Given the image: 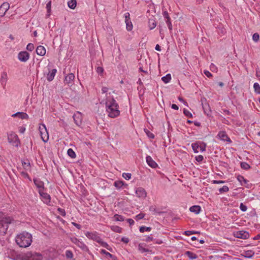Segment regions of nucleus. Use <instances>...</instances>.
I'll return each mask as SVG.
<instances>
[{"label":"nucleus","mask_w":260,"mask_h":260,"mask_svg":"<svg viewBox=\"0 0 260 260\" xmlns=\"http://www.w3.org/2000/svg\"><path fill=\"white\" fill-rule=\"evenodd\" d=\"M9 8L10 5L9 3H3L0 7V16H4L6 14V12L9 10Z\"/></svg>","instance_id":"2eb2a0df"},{"label":"nucleus","mask_w":260,"mask_h":260,"mask_svg":"<svg viewBox=\"0 0 260 260\" xmlns=\"http://www.w3.org/2000/svg\"><path fill=\"white\" fill-rule=\"evenodd\" d=\"M71 242L75 244L78 247L81 248L82 250L84 251H87L88 250L87 246L84 243V242L80 240L77 239L76 237H73L71 238Z\"/></svg>","instance_id":"0eeeda50"},{"label":"nucleus","mask_w":260,"mask_h":260,"mask_svg":"<svg viewBox=\"0 0 260 260\" xmlns=\"http://www.w3.org/2000/svg\"><path fill=\"white\" fill-rule=\"evenodd\" d=\"M33 181L35 185L39 188V190H43L44 188V183L43 181L38 178H34Z\"/></svg>","instance_id":"6ab92c4d"},{"label":"nucleus","mask_w":260,"mask_h":260,"mask_svg":"<svg viewBox=\"0 0 260 260\" xmlns=\"http://www.w3.org/2000/svg\"><path fill=\"white\" fill-rule=\"evenodd\" d=\"M12 116L13 117H18L19 118L21 119H28V115L24 112H17L15 114H13Z\"/></svg>","instance_id":"aec40b11"},{"label":"nucleus","mask_w":260,"mask_h":260,"mask_svg":"<svg viewBox=\"0 0 260 260\" xmlns=\"http://www.w3.org/2000/svg\"><path fill=\"white\" fill-rule=\"evenodd\" d=\"M204 159L203 156L202 155H198L196 157V159L198 162L202 161Z\"/></svg>","instance_id":"13d9d810"},{"label":"nucleus","mask_w":260,"mask_h":260,"mask_svg":"<svg viewBox=\"0 0 260 260\" xmlns=\"http://www.w3.org/2000/svg\"><path fill=\"white\" fill-rule=\"evenodd\" d=\"M147 164L152 168H155L157 167V164L152 159L150 156H147L146 158Z\"/></svg>","instance_id":"4be33fe9"},{"label":"nucleus","mask_w":260,"mask_h":260,"mask_svg":"<svg viewBox=\"0 0 260 260\" xmlns=\"http://www.w3.org/2000/svg\"><path fill=\"white\" fill-rule=\"evenodd\" d=\"M8 79L7 74L6 72H3L1 75V82L3 85H6Z\"/></svg>","instance_id":"5701e85b"},{"label":"nucleus","mask_w":260,"mask_h":260,"mask_svg":"<svg viewBox=\"0 0 260 260\" xmlns=\"http://www.w3.org/2000/svg\"><path fill=\"white\" fill-rule=\"evenodd\" d=\"M68 7L72 9H74L77 6L76 0H70L68 2Z\"/></svg>","instance_id":"c756f323"},{"label":"nucleus","mask_w":260,"mask_h":260,"mask_svg":"<svg viewBox=\"0 0 260 260\" xmlns=\"http://www.w3.org/2000/svg\"><path fill=\"white\" fill-rule=\"evenodd\" d=\"M132 175L131 173H124L122 174V177L126 180H129L131 178Z\"/></svg>","instance_id":"49530a36"},{"label":"nucleus","mask_w":260,"mask_h":260,"mask_svg":"<svg viewBox=\"0 0 260 260\" xmlns=\"http://www.w3.org/2000/svg\"><path fill=\"white\" fill-rule=\"evenodd\" d=\"M183 113L185 114V116L188 117H192V114L187 109H184L183 110Z\"/></svg>","instance_id":"3c124183"},{"label":"nucleus","mask_w":260,"mask_h":260,"mask_svg":"<svg viewBox=\"0 0 260 260\" xmlns=\"http://www.w3.org/2000/svg\"><path fill=\"white\" fill-rule=\"evenodd\" d=\"M85 236L88 238L98 241L99 236L95 232H86L85 233Z\"/></svg>","instance_id":"4468645a"},{"label":"nucleus","mask_w":260,"mask_h":260,"mask_svg":"<svg viewBox=\"0 0 260 260\" xmlns=\"http://www.w3.org/2000/svg\"><path fill=\"white\" fill-rule=\"evenodd\" d=\"M36 51L38 55L41 56L45 55L46 52L45 48L41 45L37 47Z\"/></svg>","instance_id":"412c9836"},{"label":"nucleus","mask_w":260,"mask_h":260,"mask_svg":"<svg viewBox=\"0 0 260 260\" xmlns=\"http://www.w3.org/2000/svg\"><path fill=\"white\" fill-rule=\"evenodd\" d=\"M110 229L116 233H121L122 229L121 228L117 225H111L110 226Z\"/></svg>","instance_id":"c85d7f7f"},{"label":"nucleus","mask_w":260,"mask_h":260,"mask_svg":"<svg viewBox=\"0 0 260 260\" xmlns=\"http://www.w3.org/2000/svg\"><path fill=\"white\" fill-rule=\"evenodd\" d=\"M240 209L242 211L245 212L247 210V206L244 205L243 203H241L240 205Z\"/></svg>","instance_id":"603ef678"},{"label":"nucleus","mask_w":260,"mask_h":260,"mask_svg":"<svg viewBox=\"0 0 260 260\" xmlns=\"http://www.w3.org/2000/svg\"><path fill=\"white\" fill-rule=\"evenodd\" d=\"M254 254V252L252 250L244 251L242 255L246 258H251Z\"/></svg>","instance_id":"393cba45"},{"label":"nucleus","mask_w":260,"mask_h":260,"mask_svg":"<svg viewBox=\"0 0 260 260\" xmlns=\"http://www.w3.org/2000/svg\"><path fill=\"white\" fill-rule=\"evenodd\" d=\"M72 224L74 225L76 228H77L78 229L80 230L81 229V225L79 224H78L76 222H72Z\"/></svg>","instance_id":"338daca9"},{"label":"nucleus","mask_w":260,"mask_h":260,"mask_svg":"<svg viewBox=\"0 0 260 260\" xmlns=\"http://www.w3.org/2000/svg\"><path fill=\"white\" fill-rule=\"evenodd\" d=\"M25 258L27 260H42V254L37 252H27L25 254Z\"/></svg>","instance_id":"1a4fd4ad"},{"label":"nucleus","mask_w":260,"mask_h":260,"mask_svg":"<svg viewBox=\"0 0 260 260\" xmlns=\"http://www.w3.org/2000/svg\"><path fill=\"white\" fill-rule=\"evenodd\" d=\"M113 218L114 220L116 221H123L124 220V217L123 216L118 214H115Z\"/></svg>","instance_id":"473e14b6"},{"label":"nucleus","mask_w":260,"mask_h":260,"mask_svg":"<svg viewBox=\"0 0 260 260\" xmlns=\"http://www.w3.org/2000/svg\"><path fill=\"white\" fill-rule=\"evenodd\" d=\"M237 179L238 181L240 183L241 185H245L247 183V180L245 179L243 176L241 175H238L237 177Z\"/></svg>","instance_id":"cd10ccee"},{"label":"nucleus","mask_w":260,"mask_h":260,"mask_svg":"<svg viewBox=\"0 0 260 260\" xmlns=\"http://www.w3.org/2000/svg\"><path fill=\"white\" fill-rule=\"evenodd\" d=\"M125 24H126V29L128 30V31H131L133 29V24H132V23L131 21V20H126V21H125Z\"/></svg>","instance_id":"c9c22d12"},{"label":"nucleus","mask_w":260,"mask_h":260,"mask_svg":"<svg viewBox=\"0 0 260 260\" xmlns=\"http://www.w3.org/2000/svg\"><path fill=\"white\" fill-rule=\"evenodd\" d=\"M254 91L257 94H260V85L258 83H254L253 84Z\"/></svg>","instance_id":"e433bc0d"},{"label":"nucleus","mask_w":260,"mask_h":260,"mask_svg":"<svg viewBox=\"0 0 260 260\" xmlns=\"http://www.w3.org/2000/svg\"><path fill=\"white\" fill-rule=\"evenodd\" d=\"M229 190V188L228 187V186L226 185H224L222 187L220 188L219 189V191L220 192V193L226 192H228Z\"/></svg>","instance_id":"c03bdc74"},{"label":"nucleus","mask_w":260,"mask_h":260,"mask_svg":"<svg viewBox=\"0 0 260 260\" xmlns=\"http://www.w3.org/2000/svg\"><path fill=\"white\" fill-rule=\"evenodd\" d=\"M8 140L9 143L16 147H18L20 145L18 136L13 132L8 133Z\"/></svg>","instance_id":"423d86ee"},{"label":"nucleus","mask_w":260,"mask_h":260,"mask_svg":"<svg viewBox=\"0 0 260 260\" xmlns=\"http://www.w3.org/2000/svg\"><path fill=\"white\" fill-rule=\"evenodd\" d=\"M22 165L24 168V169L27 171L30 169V162L28 160H26V161L23 160L22 161Z\"/></svg>","instance_id":"2f4dec72"},{"label":"nucleus","mask_w":260,"mask_h":260,"mask_svg":"<svg viewBox=\"0 0 260 260\" xmlns=\"http://www.w3.org/2000/svg\"><path fill=\"white\" fill-rule=\"evenodd\" d=\"M26 49L31 52L34 49V44L32 43H28L26 46Z\"/></svg>","instance_id":"de8ad7c7"},{"label":"nucleus","mask_w":260,"mask_h":260,"mask_svg":"<svg viewBox=\"0 0 260 260\" xmlns=\"http://www.w3.org/2000/svg\"><path fill=\"white\" fill-rule=\"evenodd\" d=\"M83 116L80 112H77L73 115V118L75 123L78 125L80 126L82 124Z\"/></svg>","instance_id":"f8f14e48"},{"label":"nucleus","mask_w":260,"mask_h":260,"mask_svg":"<svg viewBox=\"0 0 260 260\" xmlns=\"http://www.w3.org/2000/svg\"><path fill=\"white\" fill-rule=\"evenodd\" d=\"M101 252H102V253L105 254L107 258H111L113 260H114L115 257L112 254L110 253L109 252H107L106 250H104V249L102 250Z\"/></svg>","instance_id":"4c0bfd02"},{"label":"nucleus","mask_w":260,"mask_h":260,"mask_svg":"<svg viewBox=\"0 0 260 260\" xmlns=\"http://www.w3.org/2000/svg\"><path fill=\"white\" fill-rule=\"evenodd\" d=\"M191 147L194 153H198L199 151L204 152L206 150V144L201 141H198L191 144Z\"/></svg>","instance_id":"20e7f679"},{"label":"nucleus","mask_w":260,"mask_h":260,"mask_svg":"<svg viewBox=\"0 0 260 260\" xmlns=\"http://www.w3.org/2000/svg\"><path fill=\"white\" fill-rule=\"evenodd\" d=\"M96 72L99 74H102L104 72V69L103 67H98L96 68Z\"/></svg>","instance_id":"5fc2aeb1"},{"label":"nucleus","mask_w":260,"mask_h":260,"mask_svg":"<svg viewBox=\"0 0 260 260\" xmlns=\"http://www.w3.org/2000/svg\"><path fill=\"white\" fill-rule=\"evenodd\" d=\"M166 23L168 25L169 29L171 30L172 29V25L171 24L170 19L166 20Z\"/></svg>","instance_id":"6e6d98bb"},{"label":"nucleus","mask_w":260,"mask_h":260,"mask_svg":"<svg viewBox=\"0 0 260 260\" xmlns=\"http://www.w3.org/2000/svg\"><path fill=\"white\" fill-rule=\"evenodd\" d=\"M255 76L258 79L259 81H260V70H259V69H256Z\"/></svg>","instance_id":"680f3d73"},{"label":"nucleus","mask_w":260,"mask_h":260,"mask_svg":"<svg viewBox=\"0 0 260 260\" xmlns=\"http://www.w3.org/2000/svg\"><path fill=\"white\" fill-rule=\"evenodd\" d=\"M124 18H125V21L129 20L130 19V14L128 12L125 13L124 14Z\"/></svg>","instance_id":"052dcab7"},{"label":"nucleus","mask_w":260,"mask_h":260,"mask_svg":"<svg viewBox=\"0 0 260 260\" xmlns=\"http://www.w3.org/2000/svg\"><path fill=\"white\" fill-rule=\"evenodd\" d=\"M218 136L219 138L223 141L228 142L229 143H231L232 142L231 139L228 136L227 134L225 132H220L218 134Z\"/></svg>","instance_id":"dca6fc26"},{"label":"nucleus","mask_w":260,"mask_h":260,"mask_svg":"<svg viewBox=\"0 0 260 260\" xmlns=\"http://www.w3.org/2000/svg\"><path fill=\"white\" fill-rule=\"evenodd\" d=\"M151 230V228L142 226L140 228L139 231L141 233L145 232H150Z\"/></svg>","instance_id":"58836bf2"},{"label":"nucleus","mask_w":260,"mask_h":260,"mask_svg":"<svg viewBox=\"0 0 260 260\" xmlns=\"http://www.w3.org/2000/svg\"><path fill=\"white\" fill-rule=\"evenodd\" d=\"M189 210L190 212H193L197 214L200 212L201 210V208L200 206L194 205L190 207Z\"/></svg>","instance_id":"b1692460"},{"label":"nucleus","mask_w":260,"mask_h":260,"mask_svg":"<svg viewBox=\"0 0 260 260\" xmlns=\"http://www.w3.org/2000/svg\"><path fill=\"white\" fill-rule=\"evenodd\" d=\"M56 73L57 70L55 69L49 71V72L46 76L47 80L49 82L52 81L53 80Z\"/></svg>","instance_id":"a211bd4d"},{"label":"nucleus","mask_w":260,"mask_h":260,"mask_svg":"<svg viewBox=\"0 0 260 260\" xmlns=\"http://www.w3.org/2000/svg\"><path fill=\"white\" fill-rule=\"evenodd\" d=\"M162 81L165 83H168L170 82L171 80V75L170 74H167L165 76H164L161 78Z\"/></svg>","instance_id":"7c9ffc66"},{"label":"nucleus","mask_w":260,"mask_h":260,"mask_svg":"<svg viewBox=\"0 0 260 260\" xmlns=\"http://www.w3.org/2000/svg\"><path fill=\"white\" fill-rule=\"evenodd\" d=\"M75 77V75L73 73L68 74L64 77V84L71 86L74 83Z\"/></svg>","instance_id":"9b49d317"},{"label":"nucleus","mask_w":260,"mask_h":260,"mask_svg":"<svg viewBox=\"0 0 260 260\" xmlns=\"http://www.w3.org/2000/svg\"><path fill=\"white\" fill-rule=\"evenodd\" d=\"M259 34L258 33H254L253 35L252 40L255 42H258V41L259 40Z\"/></svg>","instance_id":"a18cd8bd"},{"label":"nucleus","mask_w":260,"mask_h":260,"mask_svg":"<svg viewBox=\"0 0 260 260\" xmlns=\"http://www.w3.org/2000/svg\"><path fill=\"white\" fill-rule=\"evenodd\" d=\"M51 2H49L47 4H46V9H47V13H48V15L49 16L50 15V11H51Z\"/></svg>","instance_id":"09e8293b"},{"label":"nucleus","mask_w":260,"mask_h":260,"mask_svg":"<svg viewBox=\"0 0 260 260\" xmlns=\"http://www.w3.org/2000/svg\"><path fill=\"white\" fill-rule=\"evenodd\" d=\"M58 210L60 213V214L62 216H64L66 215V212L64 209H61V208H58Z\"/></svg>","instance_id":"69168bd1"},{"label":"nucleus","mask_w":260,"mask_h":260,"mask_svg":"<svg viewBox=\"0 0 260 260\" xmlns=\"http://www.w3.org/2000/svg\"><path fill=\"white\" fill-rule=\"evenodd\" d=\"M241 167L244 170H248L250 168V166L246 162H241Z\"/></svg>","instance_id":"a19ab883"},{"label":"nucleus","mask_w":260,"mask_h":260,"mask_svg":"<svg viewBox=\"0 0 260 260\" xmlns=\"http://www.w3.org/2000/svg\"><path fill=\"white\" fill-rule=\"evenodd\" d=\"M163 16L165 18H166L167 20L170 19V18L169 16V14L167 11H165L163 12Z\"/></svg>","instance_id":"e2e57ef3"},{"label":"nucleus","mask_w":260,"mask_h":260,"mask_svg":"<svg viewBox=\"0 0 260 260\" xmlns=\"http://www.w3.org/2000/svg\"><path fill=\"white\" fill-rule=\"evenodd\" d=\"M38 192L41 197V199L43 202V203L47 205H50V196L47 193L44 192V191L42 190H39Z\"/></svg>","instance_id":"6e6552de"},{"label":"nucleus","mask_w":260,"mask_h":260,"mask_svg":"<svg viewBox=\"0 0 260 260\" xmlns=\"http://www.w3.org/2000/svg\"><path fill=\"white\" fill-rule=\"evenodd\" d=\"M66 256L68 258H72L73 257V253L71 250H68L66 251Z\"/></svg>","instance_id":"37998d69"},{"label":"nucleus","mask_w":260,"mask_h":260,"mask_svg":"<svg viewBox=\"0 0 260 260\" xmlns=\"http://www.w3.org/2000/svg\"><path fill=\"white\" fill-rule=\"evenodd\" d=\"M197 233V232L191 231H186L184 232V235L186 236H190L192 234H194Z\"/></svg>","instance_id":"864d4df0"},{"label":"nucleus","mask_w":260,"mask_h":260,"mask_svg":"<svg viewBox=\"0 0 260 260\" xmlns=\"http://www.w3.org/2000/svg\"><path fill=\"white\" fill-rule=\"evenodd\" d=\"M135 193L139 198L144 199L146 197L147 192L142 187H138L135 190Z\"/></svg>","instance_id":"ddd939ff"},{"label":"nucleus","mask_w":260,"mask_h":260,"mask_svg":"<svg viewBox=\"0 0 260 260\" xmlns=\"http://www.w3.org/2000/svg\"><path fill=\"white\" fill-rule=\"evenodd\" d=\"M29 57V54L26 51H21L18 54V58L21 62H26Z\"/></svg>","instance_id":"9d476101"},{"label":"nucleus","mask_w":260,"mask_h":260,"mask_svg":"<svg viewBox=\"0 0 260 260\" xmlns=\"http://www.w3.org/2000/svg\"><path fill=\"white\" fill-rule=\"evenodd\" d=\"M185 255L187 256L190 259H194L198 258V255L189 251H187L185 252Z\"/></svg>","instance_id":"bb28decb"},{"label":"nucleus","mask_w":260,"mask_h":260,"mask_svg":"<svg viewBox=\"0 0 260 260\" xmlns=\"http://www.w3.org/2000/svg\"><path fill=\"white\" fill-rule=\"evenodd\" d=\"M25 131V127L24 126H21L19 128V132L20 133L23 134Z\"/></svg>","instance_id":"774afa93"},{"label":"nucleus","mask_w":260,"mask_h":260,"mask_svg":"<svg viewBox=\"0 0 260 260\" xmlns=\"http://www.w3.org/2000/svg\"><path fill=\"white\" fill-rule=\"evenodd\" d=\"M39 131L42 141L47 142L49 140V134L44 124H40L39 126Z\"/></svg>","instance_id":"39448f33"},{"label":"nucleus","mask_w":260,"mask_h":260,"mask_svg":"<svg viewBox=\"0 0 260 260\" xmlns=\"http://www.w3.org/2000/svg\"><path fill=\"white\" fill-rule=\"evenodd\" d=\"M67 153L68 155L72 158H75L76 157V154L75 152L71 148H70L68 150Z\"/></svg>","instance_id":"f704fd0d"},{"label":"nucleus","mask_w":260,"mask_h":260,"mask_svg":"<svg viewBox=\"0 0 260 260\" xmlns=\"http://www.w3.org/2000/svg\"><path fill=\"white\" fill-rule=\"evenodd\" d=\"M126 221L131 225H134L135 223L134 220L131 218L127 219Z\"/></svg>","instance_id":"0e129e2a"},{"label":"nucleus","mask_w":260,"mask_h":260,"mask_svg":"<svg viewBox=\"0 0 260 260\" xmlns=\"http://www.w3.org/2000/svg\"><path fill=\"white\" fill-rule=\"evenodd\" d=\"M144 132L147 135V136L151 139L154 138V135L151 133L149 131H148L147 129H144Z\"/></svg>","instance_id":"79ce46f5"},{"label":"nucleus","mask_w":260,"mask_h":260,"mask_svg":"<svg viewBox=\"0 0 260 260\" xmlns=\"http://www.w3.org/2000/svg\"><path fill=\"white\" fill-rule=\"evenodd\" d=\"M15 242L20 247L27 248L32 242V235L26 231L22 232L16 236Z\"/></svg>","instance_id":"f03ea898"},{"label":"nucleus","mask_w":260,"mask_h":260,"mask_svg":"<svg viewBox=\"0 0 260 260\" xmlns=\"http://www.w3.org/2000/svg\"><path fill=\"white\" fill-rule=\"evenodd\" d=\"M13 221L11 217L0 214V235H4L6 233L9 225Z\"/></svg>","instance_id":"7ed1b4c3"},{"label":"nucleus","mask_w":260,"mask_h":260,"mask_svg":"<svg viewBox=\"0 0 260 260\" xmlns=\"http://www.w3.org/2000/svg\"><path fill=\"white\" fill-rule=\"evenodd\" d=\"M145 216V214H143V213H140L138 215H137L135 217V219L137 220H139L140 219H143Z\"/></svg>","instance_id":"8fccbe9b"},{"label":"nucleus","mask_w":260,"mask_h":260,"mask_svg":"<svg viewBox=\"0 0 260 260\" xmlns=\"http://www.w3.org/2000/svg\"><path fill=\"white\" fill-rule=\"evenodd\" d=\"M236 237L238 238L246 239H247L249 236V233L244 231H240L236 233Z\"/></svg>","instance_id":"f3484780"},{"label":"nucleus","mask_w":260,"mask_h":260,"mask_svg":"<svg viewBox=\"0 0 260 260\" xmlns=\"http://www.w3.org/2000/svg\"><path fill=\"white\" fill-rule=\"evenodd\" d=\"M123 184V182L121 181H116L114 182V186L118 189L120 188Z\"/></svg>","instance_id":"ea45409f"},{"label":"nucleus","mask_w":260,"mask_h":260,"mask_svg":"<svg viewBox=\"0 0 260 260\" xmlns=\"http://www.w3.org/2000/svg\"><path fill=\"white\" fill-rule=\"evenodd\" d=\"M102 102L105 104L106 111L109 117L113 118L118 117L120 115L119 106L111 92L106 94V99H104Z\"/></svg>","instance_id":"f257e3e1"},{"label":"nucleus","mask_w":260,"mask_h":260,"mask_svg":"<svg viewBox=\"0 0 260 260\" xmlns=\"http://www.w3.org/2000/svg\"><path fill=\"white\" fill-rule=\"evenodd\" d=\"M156 26V22L153 19H149V27L150 29L154 28Z\"/></svg>","instance_id":"72a5a7b5"},{"label":"nucleus","mask_w":260,"mask_h":260,"mask_svg":"<svg viewBox=\"0 0 260 260\" xmlns=\"http://www.w3.org/2000/svg\"><path fill=\"white\" fill-rule=\"evenodd\" d=\"M146 244L144 243H140L138 245V250L141 253H144L146 252H148L149 250L147 249L146 247Z\"/></svg>","instance_id":"a878e982"},{"label":"nucleus","mask_w":260,"mask_h":260,"mask_svg":"<svg viewBox=\"0 0 260 260\" xmlns=\"http://www.w3.org/2000/svg\"><path fill=\"white\" fill-rule=\"evenodd\" d=\"M204 73L208 77H211L212 76V74L207 70H205Z\"/></svg>","instance_id":"bf43d9fd"},{"label":"nucleus","mask_w":260,"mask_h":260,"mask_svg":"<svg viewBox=\"0 0 260 260\" xmlns=\"http://www.w3.org/2000/svg\"><path fill=\"white\" fill-rule=\"evenodd\" d=\"M109 88L107 87H103L102 88V93H105L107 94V93H109L110 92H108ZM106 94H105L106 95Z\"/></svg>","instance_id":"4d7b16f0"}]
</instances>
